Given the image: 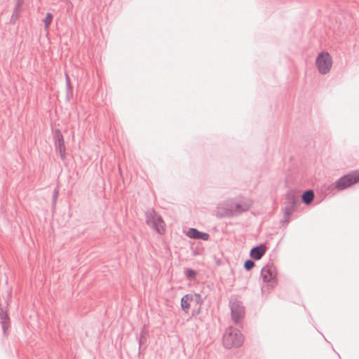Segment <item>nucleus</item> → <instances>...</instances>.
<instances>
[{
	"mask_svg": "<svg viewBox=\"0 0 359 359\" xmlns=\"http://www.w3.org/2000/svg\"><path fill=\"white\" fill-rule=\"evenodd\" d=\"M147 224L154 229L156 233L163 234L165 232V223L158 214L154 210H149L146 212Z\"/></svg>",
	"mask_w": 359,
	"mask_h": 359,
	"instance_id": "3",
	"label": "nucleus"
},
{
	"mask_svg": "<svg viewBox=\"0 0 359 359\" xmlns=\"http://www.w3.org/2000/svg\"><path fill=\"white\" fill-rule=\"evenodd\" d=\"M55 145L60 152L61 158L63 160L65 158V145L64 140L60 139V142H56Z\"/></svg>",
	"mask_w": 359,
	"mask_h": 359,
	"instance_id": "12",
	"label": "nucleus"
},
{
	"mask_svg": "<svg viewBox=\"0 0 359 359\" xmlns=\"http://www.w3.org/2000/svg\"><path fill=\"white\" fill-rule=\"evenodd\" d=\"M314 197L313 191L309 190L305 191L302 195V200L306 204L310 203Z\"/></svg>",
	"mask_w": 359,
	"mask_h": 359,
	"instance_id": "13",
	"label": "nucleus"
},
{
	"mask_svg": "<svg viewBox=\"0 0 359 359\" xmlns=\"http://www.w3.org/2000/svg\"><path fill=\"white\" fill-rule=\"evenodd\" d=\"M184 273L187 279L192 280L196 276V272L191 269H187L184 271Z\"/></svg>",
	"mask_w": 359,
	"mask_h": 359,
	"instance_id": "14",
	"label": "nucleus"
},
{
	"mask_svg": "<svg viewBox=\"0 0 359 359\" xmlns=\"http://www.w3.org/2000/svg\"><path fill=\"white\" fill-rule=\"evenodd\" d=\"M276 269L271 265H267L262 268L261 277L264 282L270 283L271 286L276 284Z\"/></svg>",
	"mask_w": 359,
	"mask_h": 359,
	"instance_id": "7",
	"label": "nucleus"
},
{
	"mask_svg": "<svg viewBox=\"0 0 359 359\" xmlns=\"http://www.w3.org/2000/svg\"><path fill=\"white\" fill-rule=\"evenodd\" d=\"M230 307L232 320L235 323H238L244 316V307L241 302L236 299L231 300Z\"/></svg>",
	"mask_w": 359,
	"mask_h": 359,
	"instance_id": "6",
	"label": "nucleus"
},
{
	"mask_svg": "<svg viewBox=\"0 0 359 359\" xmlns=\"http://www.w3.org/2000/svg\"><path fill=\"white\" fill-rule=\"evenodd\" d=\"M193 297L195 299L197 304H202L201 295L200 294H195L194 296H193Z\"/></svg>",
	"mask_w": 359,
	"mask_h": 359,
	"instance_id": "18",
	"label": "nucleus"
},
{
	"mask_svg": "<svg viewBox=\"0 0 359 359\" xmlns=\"http://www.w3.org/2000/svg\"><path fill=\"white\" fill-rule=\"evenodd\" d=\"M65 79H66L67 88L69 90V89H71L70 79H69V75L67 73L65 74Z\"/></svg>",
	"mask_w": 359,
	"mask_h": 359,
	"instance_id": "19",
	"label": "nucleus"
},
{
	"mask_svg": "<svg viewBox=\"0 0 359 359\" xmlns=\"http://www.w3.org/2000/svg\"><path fill=\"white\" fill-rule=\"evenodd\" d=\"M332 57L328 52L322 51L316 57V66L320 74H328L332 67Z\"/></svg>",
	"mask_w": 359,
	"mask_h": 359,
	"instance_id": "2",
	"label": "nucleus"
},
{
	"mask_svg": "<svg viewBox=\"0 0 359 359\" xmlns=\"http://www.w3.org/2000/svg\"><path fill=\"white\" fill-rule=\"evenodd\" d=\"M186 236L190 238L201 239L203 241H208L210 238L208 233L201 232L194 228L189 229L186 232Z\"/></svg>",
	"mask_w": 359,
	"mask_h": 359,
	"instance_id": "8",
	"label": "nucleus"
},
{
	"mask_svg": "<svg viewBox=\"0 0 359 359\" xmlns=\"http://www.w3.org/2000/svg\"><path fill=\"white\" fill-rule=\"evenodd\" d=\"M53 20V15L50 13H46V16L43 20L45 29L48 30L49 25Z\"/></svg>",
	"mask_w": 359,
	"mask_h": 359,
	"instance_id": "15",
	"label": "nucleus"
},
{
	"mask_svg": "<svg viewBox=\"0 0 359 359\" xmlns=\"http://www.w3.org/2000/svg\"><path fill=\"white\" fill-rule=\"evenodd\" d=\"M359 182V171L344 175L335 182V187L339 189H345Z\"/></svg>",
	"mask_w": 359,
	"mask_h": 359,
	"instance_id": "4",
	"label": "nucleus"
},
{
	"mask_svg": "<svg viewBox=\"0 0 359 359\" xmlns=\"http://www.w3.org/2000/svg\"><path fill=\"white\" fill-rule=\"evenodd\" d=\"M0 318L1 320V326L4 333L6 334L7 329L8 327V316L6 311H1L0 313Z\"/></svg>",
	"mask_w": 359,
	"mask_h": 359,
	"instance_id": "11",
	"label": "nucleus"
},
{
	"mask_svg": "<svg viewBox=\"0 0 359 359\" xmlns=\"http://www.w3.org/2000/svg\"><path fill=\"white\" fill-rule=\"evenodd\" d=\"M194 299L192 294H185L181 299V307L182 310L187 311L190 307V302Z\"/></svg>",
	"mask_w": 359,
	"mask_h": 359,
	"instance_id": "10",
	"label": "nucleus"
},
{
	"mask_svg": "<svg viewBox=\"0 0 359 359\" xmlns=\"http://www.w3.org/2000/svg\"><path fill=\"white\" fill-rule=\"evenodd\" d=\"M266 251V247L264 245H260L250 250V256L255 259H259L265 254Z\"/></svg>",
	"mask_w": 359,
	"mask_h": 359,
	"instance_id": "9",
	"label": "nucleus"
},
{
	"mask_svg": "<svg viewBox=\"0 0 359 359\" xmlns=\"http://www.w3.org/2000/svg\"><path fill=\"white\" fill-rule=\"evenodd\" d=\"M252 202L250 200H247L244 201H241L238 203H236L234 205L235 208L233 209V207L231 208H228L226 210L222 215L224 216H232L234 215L241 214L243 212L247 211L250 209V208L252 206Z\"/></svg>",
	"mask_w": 359,
	"mask_h": 359,
	"instance_id": "5",
	"label": "nucleus"
},
{
	"mask_svg": "<svg viewBox=\"0 0 359 359\" xmlns=\"http://www.w3.org/2000/svg\"><path fill=\"white\" fill-rule=\"evenodd\" d=\"M243 341V336L238 330L229 327L225 330L223 336V344L226 348L239 347Z\"/></svg>",
	"mask_w": 359,
	"mask_h": 359,
	"instance_id": "1",
	"label": "nucleus"
},
{
	"mask_svg": "<svg viewBox=\"0 0 359 359\" xmlns=\"http://www.w3.org/2000/svg\"><path fill=\"white\" fill-rule=\"evenodd\" d=\"M254 266H255L254 262L250 259L245 261V262L244 264V267L246 270L251 269Z\"/></svg>",
	"mask_w": 359,
	"mask_h": 359,
	"instance_id": "16",
	"label": "nucleus"
},
{
	"mask_svg": "<svg viewBox=\"0 0 359 359\" xmlns=\"http://www.w3.org/2000/svg\"><path fill=\"white\" fill-rule=\"evenodd\" d=\"M60 137H61V140H64L63 138V136L62 135V133H60V130H56L55 131V143L56 142H60Z\"/></svg>",
	"mask_w": 359,
	"mask_h": 359,
	"instance_id": "17",
	"label": "nucleus"
}]
</instances>
